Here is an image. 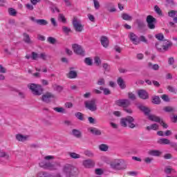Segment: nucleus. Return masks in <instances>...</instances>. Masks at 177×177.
<instances>
[{
	"label": "nucleus",
	"instance_id": "f257e3e1",
	"mask_svg": "<svg viewBox=\"0 0 177 177\" xmlns=\"http://www.w3.org/2000/svg\"><path fill=\"white\" fill-rule=\"evenodd\" d=\"M55 156H46L44 157V160H42L39 164L41 168L44 169H48L49 171H56L60 168V163L55 162L53 163L50 162V160H54Z\"/></svg>",
	"mask_w": 177,
	"mask_h": 177
},
{
	"label": "nucleus",
	"instance_id": "f03ea898",
	"mask_svg": "<svg viewBox=\"0 0 177 177\" xmlns=\"http://www.w3.org/2000/svg\"><path fill=\"white\" fill-rule=\"evenodd\" d=\"M62 171L64 174L68 177H73L77 175L78 169L74 166L70 164H66L64 165Z\"/></svg>",
	"mask_w": 177,
	"mask_h": 177
},
{
	"label": "nucleus",
	"instance_id": "7ed1b4c3",
	"mask_svg": "<svg viewBox=\"0 0 177 177\" xmlns=\"http://www.w3.org/2000/svg\"><path fill=\"white\" fill-rule=\"evenodd\" d=\"M133 121H135V119H133L132 116H127L120 120V125L124 128H127V127L129 126V128L133 129L136 127V125L133 123Z\"/></svg>",
	"mask_w": 177,
	"mask_h": 177
},
{
	"label": "nucleus",
	"instance_id": "20e7f679",
	"mask_svg": "<svg viewBox=\"0 0 177 177\" xmlns=\"http://www.w3.org/2000/svg\"><path fill=\"white\" fill-rule=\"evenodd\" d=\"M29 89H30L32 95L35 96H41L44 92V88L42 86L36 84H30L28 86Z\"/></svg>",
	"mask_w": 177,
	"mask_h": 177
},
{
	"label": "nucleus",
	"instance_id": "39448f33",
	"mask_svg": "<svg viewBox=\"0 0 177 177\" xmlns=\"http://www.w3.org/2000/svg\"><path fill=\"white\" fill-rule=\"evenodd\" d=\"M110 165L112 169H115L116 171H120L121 169H125V168H127V165L120 159L112 161Z\"/></svg>",
	"mask_w": 177,
	"mask_h": 177
},
{
	"label": "nucleus",
	"instance_id": "423d86ee",
	"mask_svg": "<svg viewBox=\"0 0 177 177\" xmlns=\"http://www.w3.org/2000/svg\"><path fill=\"white\" fill-rule=\"evenodd\" d=\"M72 24L76 32H82V31H84V25H82L81 20H80L76 17H73Z\"/></svg>",
	"mask_w": 177,
	"mask_h": 177
},
{
	"label": "nucleus",
	"instance_id": "0eeeda50",
	"mask_svg": "<svg viewBox=\"0 0 177 177\" xmlns=\"http://www.w3.org/2000/svg\"><path fill=\"white\" fill-rule=\"evenodd\" d=\"M86 109L91 111H96L97 110V105H96V99H91L84 102Z\"/></svg>",
	"mask_w": 177,
	"mask_h": 177
},
{
	"label": "nucleus",
	"instance_id": "6e6552de",
	"mask_svg": "<svg viewBox=\"0 0 177 177\" xmlns=\"http://www.w3.org/2000/svg\"><path fill=\"white\" fill-rule=\"evenodd\" d=\"M160 45L159 42H156L155 44V47L156 48L158 52H160L161 53H164V52L168 51V49L172 46V43L170 41L167 40L165 44L162 45V46H158Z\"/></svg>",
	"mask_w": 177,
	"mask_h": 177
},
{
	"label": "nucleus",
	"instance_id": "1a4fd4ad",
	"mask_svg": "<svg viewBox=\"0 0 177 177\" xmlns=\"http://www.w3.org/2000/svg\"><path fill=\"white\" fill-rule=\"evenodd\" d=\"M72 49L74 53L78 55L79 56H85V50L82 48V46L78 44H74L72 45Z\"/></svg>",
	"mask_w": 177,
	"mask_h": 177
},
{
	"label": "nucleus",
	"instance_id": "9d476101",
	"mask_svg": "<svg viewBox=\"0 0 177 177\" xmlns=\"http://www.w3.org/2000/svg\"><path fill=\"white\" fill-rule=\"evenodd\" d=\"M147 27L149 30H154L156 28V23H157V19L151 15H148L147 17Z\"/></svg>",
	"mask_w": 177,
	"mask_h": 177
},
{
	"label": "nucleus",
	"instance_id": "9b49d317",
	"mask_svg": "<svg viewBox=\"0 0 177 177\" xmlns=\"http://www.w3.org/2000/svg\"><path fill=\"white\" fill-rule=\"evenodd\" d=\"M115 104L120 107L127 109V107H129L131 106V101L128 99L118 100L115 101Z\"/></svg>",
	"mask_w": 177,
	"mask_h": 177
},
{
	"label": "nucleus",
	"instance_id": "f8f14e48",
	"mask_svg": "<svg viewBox=\"0 0 177 177\" xmlns=\"http://www.w3.org/2000/svg\"><path fill=\"white\" fill-rule=\"evenodd\" d=\"M54 98L55 95L49 92L46 93L44 95L41 96V100L42 102H44V103H50V102H52V99Z\"/></svg>",
	"mask_w": 177,
	"mask_h": 177
},
{
	"label": "nucleus",
	"instance_id": "ddd939ff",
	"mask_svg": "<svg viewBox=\"0 0 177 177\" xmlns=\"http://www.w3.org/2000/svg\"><path fill=\"white\" fill-rule=\"evenodd\" d=\"M144 115L148 117L150 121H153L154 122H160L161 119L160 117L156 116V115H151L150 111H144Z\"/></svg>",
	"mask_w": 177,
	"mask_h": 177
},
{
	"label": "nucleus",
	"instance_id": "4468645a",
	"mask_svg": "<svg viewBox=\"0 0 177 177\" xmlns=\"http://www.w3.org/2000/svg\"><path fill=\"white\" fill-rule=\"evenodd\" d=\"M138 97L142 100H146L149 99V93L146 90L140 89L138 92Z\"/></svg>",
	"mask_w": 177,
	"mask_h": 177
},
{
	"label": "nucleus",
	"instance_id": "2eb2a0df",
	"mask_svg": "<svg viewBox=\"0 0 177 177\" xmlns=\"http://www.w3.org/2000/svg\"><path fill=\"white\" fill-rule=\"evenodd\" d=\"M83 165L85 168H93L95 167V161L91 159L84 160Z\"/></svg>",
	"mask_w": 177,
	"mask_h": 177
},
{
	"label": "nucleus",
	"instance_id": "dca6fc26",
	"mask_svg": "<svg viewBox=\"0 0 177 177\" xmlns=\"http://www.w3.org/2000/svg\"><path fill=\"white\" fill-rule=\"evenodd\" d=\"M88 131L95 136H100V135H102V131L95 127H90L88 129Z\"/></svg>",
	"mask_w": 177,
	"mask_h": 177
},
{
	"label": "nucleus",
	"instance_id": "f3484780",
	"mask_svg": "<svg viewBox=\"0 0 177 177\" xmlns=\"http://www.w3.org/2000/svg\"><path fill=\"white\" fill-rule=\"evenodd\" d=\"M129 38L134 45H139V38L135 33L131 32Z\"/></svg>",
	"mask_w": 177,
	"mask_h": 177
},
{
	"label": "nucleus",
	"instance_id": "a211bd4d",
	"mask_svg": "<svg viewBox=\"0 0 177 177\" xmlns=\"http://www.w3.org/2000/svg\"><path fill=\"white\" fill-rule=\"evenodd\" d=\"M73 68H70L69 73L66 74L67 78H69L70 80H73L74 78H77V77H78V75L77 74V71H71Z\"/></svg>",
	"mask_w": 177,
	"mask_h": 177
},
{
	"label": "nucleus",
	"instance_id": "6ab92c4d",
	"mask_svg": "<svg viewBox=\"0 0 177 177\" xmlns=\"http://www.w3.org/2000/svg\"><path fill=\"white\" fill-rule=\"evenodd\" d=\"M136 23L138 26V28L143 31L145 28H146V24H145V21L142 19H136Z\"/></svg>",
	"mask_w": 177,
	"mask_h": 177
},
{
	"label": "nucleus",
	"instance_id": "aec40b11",
	"mask_svg": "<svg viewBox=\"0 0 177 177\" xmlns=\"http://www.w3.org/2000/svg\"><path fill=\"white\" fill-rule=\"evenodd\" d=\"M148 154L153 157H160L162 154V152L158 150H150L148 151Z\"/></svg>",
	"mask_w": 177,
	"mask_h": 177
},
{
	"label": "nucleus",
	"instance_id": "412c9836",
	"mask_svg": "<svg viewBox=\"0 0 177 177\" xmlns=\"http://www.w3.org/2000/svg\"><path fill=\"white\" fill-rule=\"evenodd\" d=\"M100 42L102 46H104V48H107L109 46V38H107V37L106 36L101 37Z\"/></svg>",
	"mask_w": 177,
	"mask_h": 177
},
{
	"label": "nucleus",
	"instance_id": "4be33fe9",
	"mask_svg": "<svg viewBox=\"0 0 177 177\" xmlns=\"http://www.w3.org/2000/svg\"><path fill=\"white\" fill-rule=\"evenodd\" d=\"M151 103L153 104H161V99L158 95H153L151 97Z\"/></svg>",
	"mask_w": 177,
	"mask_h": 177
},
{
	"label": "nucleus",
	"instance_id": "5701e85b",
	"mask_svg": "<svg viewBox=\"0 0 177 177\" xmlns=\"http://www.w3.org/2000/svg\"><path fill=\"white\" fill-rule=\"evenodd\" d=\"M117 82L120 89H125V88H127V86L125 85V82H124V79H122V77H118Z\"/></svg>",
	"mask_w": 177,
	"mask_h": 177
},
{
	"label": "nucleus",
	"instance_id": "b1692460",
	"mask_svg": "<svg viewBox=\"0 0 177 177\" xmlns=\"http://www.w3.org/2000/svg\"><path fill=\"white\" fill-rule=\"evenodd\" d=\"M28 138V136H23L21 134H17L16 135V139L17 140H18L19 142H26V140H27V138Z\"/></svg>",
	"mask_w": 177,
	"mask_h": 177
},
{
	"label": "nucleus",
	"instance_id": "393cba45",
	"mask_svg": "<svg viewBox=\"0 0 177 177\" xmlns=\"http://www.w3.org/2000/svg\"><path fill=\"white\" fill-rule=\"evenodd\" d=\"M53 88L54 91H55L56 92H58V93L63 92V89H64V87H63L60 85H57L56 84L53 85Z\"/></svg>",
	"mask_w": 177,
	"mask_h": 177
},
{
	"label": "nucleus",
	"instance_id": "a878e982",
	"mask_svg": "<svg viewBox=\"0 0 177 177\" xmlns=\"http://www.w3.org/2000/svg\"><path fill=\"white\" fill-rule=\"evenodd\" d=\"M137 108L138 109H140V111H151V109H150V108H149L142 104L137 105Z\"/></svg>",
	"mask_w": 177,
	"mask_h": 177
},
{
	"label": "nucleus",
	"instance_id": "bb28decb",
	"mask_svg": "<svg viewBox=\"0 0 177 177\" xmlns=\"http://www.w3.org/2000/svg\"><path fill=\"white\" fill-rule=\"evenodd\" d=\"M23 35H24V41L26 44H32V42L31 41V39L30 38V35L24 32Z\"/></svg>",
	"mask_w": 177,
	"mask_h": 177
},
{
	"label": "nucleus",
	"instance_id": "cd10ccee",
	"mask_svg": "<svg viewBox=\"0 0 177 177\" xmlns=\"http://www.w3.org/2000/svg\"><path fill=\"white\" fill-rule=\"evenodd\" d=\"M72 133L73 136L77 138H80L82 136V133H81V131H80V130H77V129H73Z\"/></svg>",
	"mask_w": 177,
	"mask_h": 177
},
{
	"label": "nucleus",
	"instance_id": "c85d7f7f",
	"mask_svg": "<svg viewBox=\"0 0 177 177\" xmlns=\"http://www.w3.org/2000/svg\"><path fill=\"white\" fill-rule=\"evenodd\" d=\"M158 143H159V145H169V143H171V140L167 138H160L158 141Z\"/></svg>",
	"mask_w": 177,
	"mask_h": 177
},
{
	"label": "nucleus",
	"instance_id": "c756f323",
	"mask_svg": "<svg viewBox=\"0 0 177 177\" xmlns=\"http://www.w3.org/2000/svg\"><path fill=\"white\" fill-rule=\"evenodd\" d=\"M151 129L153 131H158V124H153L151 126H147V131H151Z\"/></svg>",
	"mask_w": 177,
	"mask_h": 177
},
{
	"label": "nucleus",
	"instance_id": "7c9ffc66",
	"mask_svg": "<svg viewBox=\"0 0 177 177\" xmlns=\"http://www.w3.org/2000/svg\"><path fill=\"white\" fill-rule=\"evenodd\" d=\"M148 66L152 68V70H154L155 71H158V70H160V66H158V64H157L153 65L151 62H149L148 64Z\"/></svg>",
	"mask_w": 177,
	"mask_h": 177
},
{
	"label": "nucleus",
	"instance_id": "2f4dec72",
	"mask_svg": "<svg viewBox=\"0 0 177 177\" xmlns=\"http://www.w3.org/2000/svg\"><path fill=\"white\" fill-rule=\"evenodd\" d=\"M68 154L71 158H74L75 160H77V158H81V155L75 152H69Z\"/></svg>",
	"mask_w": 177,
	"mask_h": 177
},
{
	"label": "nucleus",
	"instance_id": "473e14b6",
	"mask_svg": "<svg viewBox=\"0 0 177 177\" xmlns=\"http://www.w3.org/2000/svg\"><path fill=\"white\" fill-rule=\"evenodd\" d=\"M37 24H39V26H46L48 25V21L45 19H37L36 20Z\"/></svg>",
	"mask_w": 177,
	"mask_h": 177
},
{
	"label": "nucleus",
	"instance_id": "72a5a7b5",
	"mask_svg": "<svg viewBox=\"0 0 177 177\" xmlns=\"http://www.w3.org/2000/svg\"><path fill=\"white\" fill-rule=\"evenodd\" d=\"M99 149L101 151H107V150H109V146L106 144H101L99 145Z\"/></svg>",
	"mask_w": 177,
	"mask_h": 177
},
{
	"label": "nucleus",
	"instance_id": "f704fd0d",
	"mask_svg": "<svg viewBox=\"0 0 177 177\" xmlns=\"http://www.w3.org/2000/svg\"><path fill=\"white\" fill-rule=\"evenodd\" d=\"M177 109L175 106H165L163 108V111H176Z\"/></svg>",
	"mask_w": 177,
	"mask_h": 177
},
{
	"label": "nucleus",
	"instance_id": "c9c22d12",
	"mask_svg": "<svg viewBox=\"0 0 177 177\" xmlns=\"http://www.w3.org/2000/svg\"><path fill=\"white\" fill-rule=\"evenodd\" d=\"M122 18L123 19V20H126L127 21H131V20H132V17L127 13H123L122 15Z\"/></svg>",
	"mask_w": 177,
	"mask_h": 177
},
{
	"label": "nucleus",
	"instance_id": "e433bc0d",
	"mask_svg": "<svg viewBox=\"0 0 177 177\" xmlns=\"http://www.w3.org/2000/svg\"><path fill=\"white\" fill-rule=\"evenodd\" d=\"M110 6H111L112 8L109 10V12H110L111 13H113V12H116L117 11L115 8H114V5L113 4V3H108L106 4V8H110Z\"/></svg>",
	"mask_w": 177,
	"mask_h": 177
},
{
	"label": "nucleus",
	"instance_id": "4c0bfd02",
	"mask_svg": "<svg viewBox=\"0 0 177 177\" xmlns=\"http://www.w3.org/2000/svg\"><path fill=\"white\" fill-rule=\"evenodd\" d=\"M165 174L167 175H170V174H172V171H174V169L171 168V166H167L165 167Z\"/></svg>",
	"mask_w": 177,
	"mask_h": 177
},
{
	"label": "nucleus",
	"instance_id": "58836bf2",
	"mask_svg": "<svg viewBox=\"0 0 177 177\" xmlns=\"http://www.w3.org/2000/svg\"><path fill=\"white\" fill-rule=\"evenodd\" d=\"M100 91H103L104 95H111V91L109 88L100 87Z\"/></svg>",
	"mask_w": 177,
	"mask_h": 177
},
{
	"label": "nucleus",
	"instance_id": "ea45409f",
	"mask_svg": "<svg viewBox=\"0 0 177 177\" xmlns=\"http://www.w3.org/2000/svg\"><path fill=\"white\" fill-rule=\"evenodd\" d=\"M154 10L156 13H157V15H158L159 16H162V11L160 8H158V6H154Z\"/></svg>",
	"mask_w": 177,
	"mask_h": 177
},
{
	"label": "nucleus",
	"instance_id": "a19ab883",
	"mask_svg": "<svg viewBox=\"0 0 177 177\" xmlns=\"http://www.w3.org/2000/svg\"><path fill=\"white\" fill-rule=\"evenodd\" d=\"M75 115L77 118V120H80V121H84V115L80 112L76 113Z\"/></svg>",
	"mask_w": 177,
	"mask_h": 177
},
{
	"label": "nucleus",
	"instance_id": "79ce46f5",
	"mask_svg": "<svg viewBox=\"0 0 177 177\" xmlns=\"http://www.w3.org/2000/svg\"><path fill=\"white\" fill-rule=\"evenodd\" d=\"M155 38H156V39H158V41H167L164 40V35H162V33L156 35Z\"/></svg>",
	"mask_w": 177,
	"mask_h": 177
},
{
	"label": "nucleus",
	"instance_id": "37998d69",
	"mask_svg": "<svg viewBox=\"0 0 177 177\" xmlns=\"http://www.w3.org/2000/svg\"><path fill=\"white\" fill-rule=\"evenodd\" d=\"M8 13L10 16H15L16 15H17V12H16V10L12 8L8 9Z\"/></svg>",
	"mask_w": 177,
	"mask_h": 177
},
{
	"label": "nucleus",
	"instance_id": "c03bdc74",
	"mask_svg": "<svg viewBox=\"0 0 177 177\" xmlns=\"http://www.w3.org/2000/svg\"><path fill=\"white\" fill-rule=\"evenodd\" d=\"M138 39H139V44H140V42H144L145 44H148L147 39H146V37L143 35L140 36Z\"/></svg>",
	"mask_w": 177,
	"mask_h": 177
},
{
	"label": "nucleus",
	"instance_id": "a18cd8bd",
	"mask_svg": "<svg viewBox=\"0 0 177 177\" xmlns=\"http://www.w3.org/2000/svg\"><path fill=\"white\" fill-rule=\"evenodd\" d=\"M62 31L64 34H68L71 32V29L67 26H62Z\"/></svg>",
	"mask_w": 177,
	"mask_h": 177
},
{
	"label": "nucleus",
	"instance_id": "49530a36",
	"mask_svg": "<svg viewBox=\"0 0 177 177\" xmlns=\"http://www.w3.org/2000/svg\"><path fill=\"white\" fill-rule=\"evenodd\" d=\"M94 63L97 65V66H100V64H102V60H100V57H95L94 58Z\"/></svg>",
	"mask_w": 177,
	"mask_h": 177
},
{
	"label": "nucleus",
	"instance_id": "de8ad7c7",
	"mask_svg": "<svg viewBox=\"0 0 177 177\" xmlns=\"http://www.w3.org/2000/svg\"><path fill=\"white\" fill-rule=\"evenodd\" d=\"M47 41L49 44H52L53 45L56 44V39L53 37H48Z\"/></svg>",
	"mask_w": 177,
	"mask_h": 177
},
{
	"label": "nucleus",
	"instance_id": "09e8293b",
	"mask_svg": "<svg viewBox=\"0 0 177 177\" xmlns=\"http://www.w3.org/2000/svg\"><path fill=\"white\" fill-rule=\"evenodd\" d=\"M58 19L59 20L62 21V23H66V21H67V20L66 19V17L63 14H59Z\"/></svg>",
	"mask_w": 177,
	"mask_h": 177
},
{
	"label": "nucleus",
	"instance_id": "8fccbe9b",
	"mask_svg": "<svg viewBox=\"0 0 177 177\" xmlns=\"http://www.w3.org/2000/svg\"><path fill=\"white\" fill-rule=\"evenodd\" d=\"M84 63H86L87 64V66H92V64H93L92 59L89 57L85 58Z\"/></svg>",
	"mask_w": 177,
	"mask_h": 177
},
{
	"label": "nucleus",
	"instance_id": "3c124183",
	"mask_svg": "<svg viewBox=\"0 0 177 177\" xmlns=\"http://www.w3.org/2000/svg\"><path fill=\"white\" fill-rule=\"evenodd\" d=\"M128 96H129V99H130V100H136V95H135V94H133V93H129Z\"/></svg>",
	"mask_w": 177,
	"mask_h": 177
},
{
	"label": "nucleus",
	"instance_id": "603ef678",
	"mask_svg": "<svg viewBox=\"0 0 177 177\" xmlns=\"http://www.w3.org/2000/svg\"><path fill=\"white\" fill-rule=\"evenodd\" d=\"M167 90L169 92H171V93H176V90L172 86H167Z\"/></svg>",
	"mask_w": 177,
	"mask_h": 177
},
{
	"label": "nucleus",
	"instance_id": "864d4df0",
	"mask_svg": "<svg viewBox=\"0 0 177 177\" xmlns=\"http://www.w3.org/2000/svg\"><path fill=\"white\" fill-rule=\"evenodd\" d=\"M93 3L95 9L97 10L100 8V3L97 0H93Z\"/></svg>",
	"mask_w": 177,
	"mask_h": 177
},
{
	"label": "nucleus",
	"instance_id": "5fc2aeb1",
	"mask_svg": "<svg viewBox=\"0 0 177 177\" xmlns=\"http://www.w3.org/2000/svg\"><path fill=\"white\" fill-rule=\"evenodd\" d=\"M176 13L177 12L176 10H171L170 12H168V15L169 17H175Z\"/></svg>",
	"mask_w": 177,
	"mask_h": 177
},
{
	"label": "nucleus",
	"instance_id": "6e6d98bb",
	"mask_svg": "<svg viewBox=\"0 0 177 177\" xmlns=\"http://www.w3.org/2000/svg\"><path fill=\"white\" fill-rule=\"evenodd\" d=\"M175 63V58L174 57H171L168 59V64L169 66H172Z\"/></svg>",
	"mask_w": 177,
	"mask_h": 177
},
{
	"label": "nucleus",
	"instance_id": "4d7b16f0",
	"mask_svg": "<svg viewBox=\"0 0 177 177\" xmlns=\"http://www.w3.org/2000/svg\"><path fill=\"white\" fill-rule=\"evenodd\" d=\"M159 124L164 128V129H167L168 128V124L164 122V120H161L160 122H159Z\"/></svg>",
	"mask_w": 177,
	"mask_h": 177
},
{
	"label": "nucleus",
	"instance_id": "13d9d810",
	"mask_svg": "<svg viewBox=\"0 0 177 177\" xmlns=\"http://www.w3.org/2000/svg\"><path fill=\"white\" fill-rule=\"evenodd\" d=\"M161 99H162L164 102H169V97L168 96V95H162L161 96Z\"/></svg>",
	"mask_w": 177,
	"mask_h": 177
},
{
	"label": "nucleus",
	"instance_id": "bf43d9fd",
	"mask_svg": "<svg viewBox=\"0 0 177 177\" xmlns=\"http://www.w3.org/2000/svg\"><path fill=\"white\" fill-rule=\"evenodd\" d=\"M37 57H39V55H38V54L37 53L32 52V56H31L32 60H37Z\"/></svg>",
	"mask_w": 177,
	"mask_h": 177
},
{
	"label": "nucleus",
	"instance_id": "052dcab7",
	"mask_svg": "<svg viewBox=\"0 0 177 177\" xmlns=\"http://www.w3.org/2000/svg\"><path fill=\"white\" fill-rule=\"evenodd\" d=\"M102 67L105 70V71H110V65H109L108 64H103Z\"/></svg>",
	"mask_w": 177,
	"mask_h": 177
},
{
	"label": "nucleus",
	"instance_id": "680f3d73",
	"mask_svg": "<svg viewBox=\"0 0 177 177\" xmlns=\"http://www.w3.org/2000/svg\"><path fill=\"white\" fill-rule=\"evenodd\" d=\"M63 1L65 3L66 6H67V7L72 6L73 3H71V0H63Z\"/></svg>",
	"mask_w": 177,
	"mask_h": 177
},
{
	"label": "nucleus",
	"instance_id": "e2e57ef3",
	"mask_svg": "<svg viewBox=\"0 0 177 177\" xmlns=\"http://www.w3.org/2000/svg\"><path fill=\"white\" fill-rule=\"evenodd\" d=\"M97 84V85H104V84H105L104 79L100 78V80H98Z\"/></svg>",
	"mask_w": 177,
	"mask_h": 177
},
{
	"label": "nucleus",
	"instance_id": "0e129e2a",
	"mask_svg": "<svg viewBox=\"0 0 177 177\" xmlns=\"http://www.w3.org/2000/svg\"><path fill=\"white\" fill-rule=\"evenodd\" d=\"M84 154L87 156V157H93V153L91 151H86Z\"/></svg>",
	"mask_w": 177,
	"mask_h": 177
},
{
	"label": "nucleus",
	"instance_id": "69168bd1",
	"mask_svg": "<svg viewBox=\"0 0 177 177\" xmlns=\"http://www.w3.org/2000/svg\"><path fill=\"white\" fill-rule=\"evenodd\" d=\"M0 157L1 158H4L6 157V158H9V155L6 154V152H0Z\"/></svg>",
	"mask_w": 177,
	"mask_h": 177
},
{
	"label": "nucleus",
	"instance_id": "338daca9",
	"mask_svg": "<svg viewBox=\"0 0 177 177\" xmlns=\"http://www.w3.org/2000/svg\"><path fill=\"white\" fill-rule=\"evenodd\" d=\"M95 174L96 175H102L103 174V170L102 169H96Z\"/></svg>",
	"mask_w": 177,
	"mask_h": 177
},
{
	"label": "nucleus",
	"instance_id": "774afa93",
	"mask_svg": "<svg viewBox=\"0 0 177 177\" xmlns=\"http://www.w3.org/2000/svg\"><path fill=\"white\" fill-rule=\"evenodd\" d=\"M88 18L89 19V20L91 21L95 22V17L93 15L88 14Z\"/></svg>",
	"mask_w": 177,
	"mask_h": 177
}]
</instances>
